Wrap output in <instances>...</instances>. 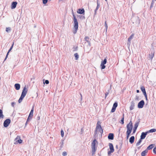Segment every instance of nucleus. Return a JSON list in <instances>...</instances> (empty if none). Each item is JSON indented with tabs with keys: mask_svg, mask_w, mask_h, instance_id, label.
I'll list each match as a JSON object with an SVG mask.
<instances>
[{
	"mask_svg": "<svg viewBox=\"0 0 156 156\" xmlns=\"http://www.w3.org/2000/svg\"><path fill=\"white\" fill-rule=\"evenodd\" d=\"M103 132V130L101 126V122L100 121H98L96 124V127L94 133L96 134L100 133L101 134Z\"/></svg>",
	"mask_w": 156,
	"mask_h": 156,
	"instance_id": "1",
	"label": "nucleus"
},
{
	"mask_svg": "<svg viewBox=\"0 0 156 156\" xmlns=\"http://www.w3.org/2000/svg\"><path fill=\"white\" fill-rule=\"evenodd\" d=\"M98 144V142L96 139H94L91 143L92 155L95 154V152L97 150L95 145Z\"/></svg>",
	"mask_w": 156,
	"mask_h": 156,
	"instance_id": "2",
	"label": "nucleus"
},
{
	"mask_svg": "<svg viewBox=\"0 0 156 156\" xmlns=\"http://www.w3.org/2000/svg\"><path fill=\"white\" fill-rule=\"evenodd\" d=\"M27 91V90L26 88V86H25L23 88L21 96L18 100V102L19 103H20L22 101L23 98L26 95Z\"/></svg>",
	"mask_w": 156,
	"mask_h": 156,
	"instance_id": "3",
	"label": "nucleus"
},
{
	"mask_svg": "<svg viewBox=\"0 0 156 156\" xmlns=\"http://www.w3.org/2000/svg\"><path fill=\"white\" fill-rule=\"evenodd\" d=\"M73 20H74V30L73 31V33L74 34H75L77 31L78 27V23L77 22V20L74 15H73Z\"/></svg>",
	"mask_w": 156,
	"mask_h": 156,
	"instance_id": "4",
	"label": "nucleus"
},
{
	"mask_svg": "<svg viewBox=\"0 0 156 156\" xmlns=\"http://www.w3.org/2000/svg\"><path fill=\"white\" fill-rule=\"evenodd\" d=\"M133 127V124L131 121L129 123H128L126 126L127 131L126 132L131 133Z\"/></svg>",
	"mask_w": 156,
	"mask_h": 156,
	"instance_id": "5",
	"label": "nucleus"
},
{
	"mask_svg": "<svg viewBox=\"0 0 156 156\" xmlns=\"http://www.w3.org/2000/svg\"><path fill=\"white\" fill-rule=\"evenodd\" d=\"M15 142L14 144H17L18 143L20 144H21L22 142V140L20 139V137L17 136L16 137L14 140Z\"/></svg>",
	"mask_w": 156,
	"mask_h": 156,
	"instance_id": "6",
	"label": "nucleus"
},
{
	"mask_svg": "<svg viewBox=\"0 0 156 156\" xmlns=\"http://www.w3.org/2000/svg\"><path fill=\"white\" fill-rule=\"evenodd\" d=\"M106 62L107 59L106 58H105L104 60L101 61L100 66L102 69H104L105 68V65L106 64Z\"/></svg>",
	"mask_w": 156,
	"mask_h": 156,
	"instance_id": "7",
	"label": "nucleus"
},
{
	"mask_svg": "<svg viewBox=\"0 0 156 156\" xmlns=\"http://www.w3.org/2000/svg\"><path fill=\"white\" fill-rule=\"evenodd\" d=\"M11 122L10 120L9 119H6L4 122L3 125L5 127H7L10 123Z\"/></svg>",
	"mask_w": 156,
	"mask_h": 156,
	"instance_id": "8",
	"label": "nucleus"
},
{
	"mask_svg": "<svg viewBox=\"0 0 156 156\" xmlns=\"http://www.w3.org/2000/svg\"><path fill=\"white\" fill-rule=\"evenodd\" d=\"M140 89L142 91V92L143 93V94L145 96L146 99L147 100V95L144 87V86H141L140 87Z\"/></svg>",
	"mask_w": 156,
	"mask_h": 156,
	"instance_id": "9",
	"label": "nucleus"
},
{
	"mask_svg": "<svg viewBox=\"0 0 156 156\" xmlns=\"http://www.w3.org/2000/svg\"><path fill=\"white\" fill-rule=\"evenodd\" d=\"M144 104V100L141 101L139 102L138 104V107L139 108H143Z\"/></svg>",
	"mask_w": 156,
	"mask_h": 156,
	"instance_id": "10",
	"label": "nucleus"
},
{
	"mask_svg": "<svg viewBox=\"0 0 156 156\" xmlns=\"http://www.w3.org/2000/svg\"><path fill=\"white\" fill-rule=\"evenodd\" d=\"M148 132H143L141 133L140 136V138L141 139L143 140L144 139L146 136Z\"/></svg>",
	"mask_w": 156,
	"mask_h": 156,
	"instance_id": "11",
	"label": "nucleus"
},
{
	"mask_svg": "<svg viewBox=\"0 0 156 156\" xmlns=\"http://www.w3.org/2000/svg\"><path fill=\"white\" fill-rule=\"evenodd\" d=\"M134 34H132L128 38V42L127 43V45L129 46H130L131 44V40L133 38Z\"/></svg>",
	"mask_w": 156,
	"mask_h": 156,
	"instance_id": "12",
	"label": "nucleus"
},
{
	"mask_svg": "<svg viewBox=\"0 0 156 156\" xmlns=\"http://www.w3.org/2000/svg\"><path fill=\"white\" fill-rule=\"evenodd\" d=\"M135 102L134 101H132L130 103V105L129 107V109L130 111L133 110L134 108Z\"/></svg>",
	"mask_w": 156,
	"mask_h": 156,
	"instance_id": "13",
	"label": "nucleus"
},
{
	"mask_svg": "<svg viewBox=\"0 0 156 156\" xmlns=\"http://www.w3.org/2000/svg\"><path fill=\"white\" fill-rule=\"evenodd\" d=\"M17 3L16 2H13L11 4V8L12 9H15Z\"/></svg>",
	"mask_w": 156,
	"mask_h": 156,
	"instance_id": "14",
	"label": "nucleus"
},
{
	"mask_svg": "<svg viewBox=\"0 0 156 156\" xmlns=\"http://www.w3.org/2000/svg\"><path fill=\"white\" fill-rule=\"evenodd\" d=\"M108 138L111 140H113L114 139V134L112 133H109L108 136Z\"/></svg>",
	"mask_w": 156,
	"mask_h": 156,
	"instance_id": "15",
	"label": "nucleus"
},
{
	"mask_svg": "<svg viewBox=\"0 0 156 156\" xmlns=\"http://www.w3.org/2000/svg\"><path fill=\"white\" fill-rule=\"evenodd\" d=\"M135 139V137L134 136H131L129 139V142L131 144H132L133 143Z\"/></svg>",
	"mask_w": 156,
	"mask_h": 156,
	"instance_id": "16",
	"label": "nucleus"
},
{
	"mask_svg": "<svg viewBox=\"0 0 156 156\" xmlns=\"http://www.w3.org/2000/svg\"><path fill=\"white\" fill-rule=\"evenodd\" d=\"M14 87L16 90H18L20 89V85L19 83H16L14 85Z\"/></svg>",
	"mask_w": 156,
	"mask_h": 156,
	"instance_id": "17",
	"label": "nucleus"
},
{
	"mask_svg": "<svg viewBox=\"0 0 156 156\" xmlns=\"http://www.w3.org/2000/svg\"><path fill=\"white\" fill-rule=\"evenodd\" d=\"M84 10L83 9H78V11H77L78 13L80 14H82L84 12Z\"/></svg>",
	"mask_w": 156,
	"mask_h": 156,
	"instance_id": "18",
	"label": "nucleus"
},
{
	"mask_svg": "<svg viewBox=\"0 0 156 156\" xmlns=\"http://www.w3.org/2000/svg\"><path fill=\"white\" fill-rule=\"evenodd\" d=\"M33 112H34V108L33 107L31 110L30 112V113L29 115L28 116L29 117H30V119L32 118L33 115Z\"/></svg>",
	"mask_w": 156,
	"mask_h": 156,
	"instance_id": "19",
	"label": "nucleus"
},
{
	"mask_svg": "<svg viewBox=\"0 0 156 156\" xmlns=\"http://www.w3.org/2000/svg\"><path fill=\"white\" fill-rule=\"evenodd\" d=\"M13 45V44L12 45V46L10 48H9V50L7 53L6 56V57H5V59H4V61L5 60H6V59H7V58L8 57V55H9V53L10 51L11 50L12 48Z\"/></svg>",
	"mask_w": 156,
	"mask_h": 156,
	"instance_id": "20",
	"label": "nucleus"
},
{
	"mask_svg": "<svg viewBox=\"0 0 156 156\" xmlns=\"http://www.w3.org/2000/svg\"><path fill=\"white\" fill-rule=\"evenodd\" d=\"M154 146V144H151L149 145L146 149L148 151V150H150L152 149Z\"/></svg>",
	"mask_w": 156,
	"mask_h": 156,
	"instance_id": "21",
	"label": "nucleus"
},
{
	"mask_svg": "<svg viewBox=\"0 0 156 156\" xmlns=\"http://www.w3.org/2000/svg\"><path fill=\"white\" fill-rule=\"evenodd\" d=\"M97 6L94 11V14H96L97 11L98 9V8L99 7V6H100V3L98 2V1L97 2Z\"/></svg>",
	"mask_w": 156,
	"mask_h": 156,
	"instance_id": "22",
	"label": "nucleus"
},
{
	"mask_svg": "<svg viewBox=\"0 0 156 156\" xmlns=\"http://www.w3.org/2000/svg\"><path fill=\"white\" fill-rule=\"evenodd\" d=\"M140 122V119H139L138 121L136 122L134 125V128L135 129H137V128L139 125Z\"/></svg>",
	"mask_w": 156,
	"mask_h": 156,
	"instance_id": "23",
	"label": "nucleus"
},
{
	"mask_svg": "<svg viewBox=\"0 0 156 156\" xmlns=\"http://www.w3.org/2000/svg\"><path fill=\"white\" fill-rule=\"evenodd\" d=\"M109 146L110 151H114L113 146L112 144L110 143H109Z\"/></svg>",
	"mask_w": 156,
	"mask_h": 156,
	"instance_id": "24",
	"label": "nucleus"
},
{
	"mask_svg": "<svg viewBox=\"0 0 156 156\" xmlns=\"http://www.w3.org/2000/svg\"><path fill=\"white\" fill-rule=\"evenodd\" d=\"M147 152L148 151L146 149L145 150L142 152L141 153V156H145L146 155V154Z\"/></svg>",
	"mask_w": 156,
	"mask_h": 156,
	"instance_id": "25",
	"label": "nucleus"
},
{
	"mask_svg": "<svg viewBox=\"0 0 156 156\" xmlns=\"http://www.w3.org/2000/svg\"><path fill=\"white\" fill-rule=\"evenodd\" d=\"M142 141V139H141L140 138V139L139 140L138 142L136 143V146H138L140 145V143H141Z\"/></svg>",
	"mask_w": 156,
	"mask_h": 156,
	"instance_id": "26",
	"label": "nucleus"
},
{
	"mask_svg": "<svg viewBox=\"0 0 156 156\" xmlns=\"http://www.w3.org/2000/svg\"><path fill=\"white\" fill-rule=\"evenodd\" d=\"M4 116L3 115L2 111L0 109V118H3Z\"/></svg>",
	"mask_w": 156,
	"mask_h": 156,
	"instance_id": "27",
	"label": "nucleus"
},
{
	"mask_svg": "<svg viewBox=\"0 0 156 156\" xmlns=\"http://www.w3.org/2000/svg\"><path fill=\"white\" fill-rule=\"evenodd\" d=\"M156 131V129H152L150 130L149 131H147V132H148V133H153L155 132Z\"/></svg>",
	"mask_w": 156,
	"mask_h": 156,
	"instance_id": "28",
	"label": "nucleus"
},
{
	"mask_svg": "<svg viewBox=\"0 0 156 156\" xmlns=\"http://www.w3.org/2000/svg\"><path fill=\"white\" fill-rule=\"evenodd\" d=\"M74 56L75 58V59L77 60L79 58V55L77 53H76L74 54Z\"/></svg>",
	"mask_w": 156,
	"mask_h": 156,
	"instance_id": "29",
	"label": "nucleus"
},
{
	"mask_svg": "<svg viewBox=\"0 0 156 156\" xmlns=\"http://www.w3.org/2000/svg\"><path fill=\"white\" fill-rule=\"evenodd\" d=\"M11 28L10 27H7L6 29V31L7 32H9L11 31Z\"/></svg>",
	"mask_w": 156,
	"mask_h": 156,
	"instance_id": "30",
	"label": "nucleus"
},
{
	"mask_svg": "<svg viewBox=\"0 0 156 156\" xmlns=\"http://www.w3.org/2000/svg\"><path fill=\"white\" fill-rule=\"evenodd\" d=\"M117 106H118L117 102H115L114 103V104H113V107L115 108H116V107H117Z\"/></svg>",
	"mask_w": 156,
	"mask_h": 156,
	"instance_id": "31",
	"label": "nucleus"
},
{
	"mask_svg": "<svg viewBox=\"0 0 156 156\" xmlns=\"http://www.w3.org/2000/svg\"><path fill=\"white\" fill-rule=\"evenodd\" d=\"M61 136L62 137H63L64 136V131L62 130L61 131Z\"/></svg>",
	"mask_w": 156,
	"mask_h": 156,
	"instance_id": "32",
	"label": "nucleus"
},
{
	"mask_svg": "<svg viewBox=\"0 0 156 156\" xmlns=\"http://www.w3.org/2000/svg\"><path fill=\"white\" fill-rule=\"evenodd\" d=\"M116 108L113 107H112V110H111V112H114L115 111Z\"/></svg>",
	"mask_w": 156,
	"mask_h": 156,
	"instance_id": "33",
	"label": "nucleus"
},
{
	"mask_svg": "<svg viewBox=\"0 0 156 156\" xmlns=\"http://www.w3.org/2000/svg\"><path fill=\"white\" fill-rule=\"evenodd\" d=\"M105 26L106 28V31H107L108 28V25L106 23V22L105 21Z\"/></svg>",
	"mask_w": 156,
	"mask_h": 156,
	"instance_id": "34",
	"label": "nucleus"
},
{
	"mask_svg": "<svg viewBox=\"0 0 156 156\" xmlns=\"http://www.w3.org/2000/svg\"><path fill=\"white\" fill-rule=\"evenodd\" d=\"M154 4V2L153 1H152L151 2V4L150 6V8H151L153 6Z\"/></svg>",
	"mask_w": 156,
	"mask_h": 156,
	"instance_id": "35",
	"label": "nucleus"
},
{
	"mask_svg": "<svg viewBox=\"0 0 156 156\" xmlns=\"http://www.w3.org/2000/svg\"><path fill=\"white\" fill-rule=\"evenodd\" d=\"M89 39V37L87 36L85 37L84 38V40L85 41H86L87 42V41H89L88 40Z\"/></svg>",
	"mask_w": 156,
	"mask_h": 156,
	"instance_id": "36",
	"label": "nucleus"
},
{
	"mask_svg": "<svg viewBox=\"0 0 156 156\" xmlns=\"http://www.w3.org/2000/svg\"><path fill=\"white\" fill-rule=\"evenodd\" d=\"M44 84H48L49 83V81L48 80H46L45 82H44Z\"/></svg>",
	"mask_w": 156,
	"mask_h": 156,
	"instance_id": "37",
	"label": "nucleus"
},
{
	"mask_svg": "<svg viewBox=\"0 0 156 156\" xmlns=\"http://www.w3.org/2000/svg\"><path fill=\"white\" fill-rule=\"evenodd\" d=\"M67 154V153L66 151L63 152L62 153V155L63 156H66Z\"/></svg>",
	"mask_w": 156,
	"mask_h": 156,
	"instance_id": "38",
	"label": "nucleus"
},
{
	"mask_svg": "<svg viewBox=\"0 0 156 156\" xmlns=\"http://www.w3.org/2000/svg\"><path fill=\"white\" fill-rule=\"evenodd\" d=\"M124 118L122 117V118L121 120V123L122 124H123L124 123Z\"/></svg>",
	"mask_w": 156,
	"mask_h": 156,
	"instance_id": "39",
	"label": "nucleus"
},
{
	"mask_svg": "<svg viewBox=\"0 0 156 156\" xmlns=\"http://www.w3.org/2000/svg\"><path fill=\"white\" fill-rule=\"evenodd\" d=\"M119 145H120V147H119V150H120L121 149V148H122V142L120 141L119 142Z\"/></svg>",
	"mask_w": 156,
	"mask_h": 156,
	"instance_id": "40",
	"label": "nucleus"
},
{
	"mask_svg": "<svg viewBox=\"0 0 156 156\" xmlns=\"http://www.w3.org/2000/svg\"><path fill=\"white\" fill-rule=\"evenodd\" d=\"M113 152L114 151H110H110H108V155L109 156L110 155V154H111V153H113Z\"/></svg>",
	"mask_w": 156,
	"mask_h": 156,
	"instance_id": "41",
	"label": "nucleus"
},
{
	"mask_svg": "<svg viewBox=\"0 0 156 156\" xmlns=\"http://www.w3.org/2000/svg\"><path fill=\"white\" fill-rule=\"evenodd\" d=\"M43 3L44 4H46L48 2V0H42Z\"/></svg>",
	"mask_w": 156,
	"mask_h": 156,
	"instance_id": "42",
	"label": "nucleus"
},
{
	"mask_svg": "<svg viewBox=\"0 0 156 156\" xmlns=\"http://www.w3.org/2000/svg\"><path fill=\"white\" fill-rule=\"evenodd\" d=\"M153 152L154 153L156 154V147H155L153 149Z\"/></svg>",
	"mask_w": 156,
	"mask_h": 156,
	"instance_id": "43",
	"label": "nucleus"
},
{
	"mask_svg": "<svg viewBox=\"0 0 156 156\" xmlns=\"http://www.w3.org/2000/svg\"><path fill=\"white\" fill-rule=\"evenodd\" d=\"M15 104L16 103L14 102H12L11 103V106L13 107H14V105H15Z\"/></svg>",
	"mask_w": 156,
	"mask_h": 156,
	"instance_id": "44",
	"label": "nucleus"
},
{
	"mask_svg": "<svg viewBox=\"0 0 156 156\" xmlns=\"http://www.w3.org/2000/svg\"><path fill=\"white\" fill-rule=\"evenodd\" d=\"M136 129H136V128L135 129V128H134L133 129V133H135V132H136Z\"/></svg>",
	"mask_w": 156,
	"mask_h": 156,
	"instance_id": "45",
	"label": "nucleus"
},
{
	"mask_svg": "<svg viewBox=\"0 0 156 156\" xmlns=\"http://www.w3.org/2000/svg\"><path fill=\"white\" fill-rule=\"evenodd\" d=\"M87 43H88V44L89 46L90 47L91 46V43H90V42L88 41H87Z\"/></svg>",
	"mask_w": 156,
	"mask_h": 156,
	"instance_id": "46",
	"label": "nucleus"
},
{
	"mask_svg": "<svg viewBox=\"0 0 156 156\" xmlns=\"http://www.w3.org/2000/svg\"><path fill=\"white\" fill-rule=\"evenodd\" d=\"M87 43H88V44L89 46L90 47L91 46V43H90V42L88 41H87Z\"/></svg>",
	"mask_w": 156,
	"mask_h": 156,
	"instance_id": "47",
	"label": "nucleus"
},
{
	"mask_svg": "<svg viewBox=\"0 0 156 156\" xmlns=\"http://www.w3.org/2000/svg\"><path fill=\"white\" fill-rule=\"evenodd\" d=\"M131 133L126 132L127 136L129 137Z\"/></svg>",
	"mask_w": 156,
	"mask_h": 156,
	"instance_id": "48",
	"label": "nucleus"
},
{
	"mask_svg": "<svg viewBox=\"0 0 156 156\" xmlns=\"http://www.w3.org/2000/svg\"><path fill=\"white\" fill-rule=\"evenodd\" d=\"M31 119H30V117H29V116H28L27 118V122L28 121H29V120Z\"/></svg>",
	"mask_w": 156,
	"mask_h": 156,
	"instance_id": "49",
	"label": "nucleus"
},
{
	"mask_svg": "<svg viewBox=\"0 0 156 156\" xmlns=\"http://www.w3.org/2000/svg\"><path fill=\"white\" fill-rule=\"evenodd\" d=\"M108 94V92H106L105 93V98H106V97L107 96Z\"/></svg>",
	"mask_w": 156,
	"mask_h": 156,
	"instance_id": "50",
	"label": "nucleus"
},
{
	"mask_svg": "<svg viewBox=\"0 0 156 156\" xmlns=\"http://www.w3.org/2000/svg\"><path fill=\"white\" fill-rule=\"evenodd\" d=\"M142 145H141V146H139V147H137L138 149L140 150V148L141 147H142Z\"/></svg>",
	"mask_w": 156,
	"mask_h": 156,
	"instance_id": "51",
	"label": "nucleus"
},
{
	"mask_svg": "<svg viewBox=\"0 0 156 156\" xmlns=\"http://www.w3.org/2000/svg\"><path fill=\"white\" fill-rule=\"evenodd\" d=\"M151 55H152V56H151V58H153V56H154V54H153L152 53H151Z\"/></svg>",
	"mask_w": 156,
	"mask_h": 156,
	"instance_id": "52",
	"label": "nucleus"
},
{
	"mask_svg": "<svg viewBox=\"0 0 156 156\" xmlns=\"http://www.w3.org/2000/svg\"><path fill=\"white\" fill-rule=\"evenodd\" d=\"M37 119L38 120H39L40 119V117L39 116H38L37 118Z\"/></svg>",
	"mask_w": 156,
	"mask_h": 156,
	"instance_id": "53",
	"label": "nucleus"
},
{
	"mask_svg": "<svg viewBox=\"0 0 156 156\" xmlns=\"http://www.w3.org/2000/svg\"><path fill=\"white\" fill-rule=\"evenodd\" d=\"M136 92L137 93H139V92H140L139 90H136Z\"/></svg>",
	"mask_w": 156,
	"mask_h": 156,
	"instance_id": "54",
	"label": "nucleus"
},
{
	"mask_svg": "<svg viewBox=\"0 0 156 156\" xmlns=\"http://www.w3.org/2000/svg\"><path fill=\"white\" fill-rule=\"evenodd\" d=\"M138 98V96H136V99H137Z\"/></svg>",
	"mask_w": 156,
	"mask_h": 156,
	"instance_id": "55",
	"label": "nucleus"
},
{
	"mask_svg": "<svg viewBox=\"0 0 156 156\" xmlns=\"http://www.w3.org/2000/svg\"><path fill=\"white\" fill-rule=\"evenodd\" d=\"M116 148H117V149H118V145H116Z\"/></svg>",
	"mask_w": 156,
	"mask_h": 156,
	"instance_id": "56",
	"label": "nucleus"
},
{
	"mask_svg": "<svg viewBox=\"0 0 156 156\" xmlns=\"http://www.w3.org/2000/svg\"><path fill=\"white\" fill-rule=\"evenodd\" d=\"M122 117H123L124 118V114H123V115H122Z\"/></svg>",
	"mask_w": 156,
	"mask_h": 156,
	"instance_id": "57",
	"label": "nucleus"
},
{
	"mask_svg": "<svg viewBox=\"0 0 156 156\" xmlns=\"http://www.w3.org/2000/svg\"><path fill=\"white\" fill-rule=\"evenodd\" d=\"M80 94L81 97V100H82V96L81 94Z\"/></svg>",
	"mask_w": 156,
	"mask_h": 156,
	"instance_id": "58",
	"label": "nucleus"
},
{
	"mask_svg": "<svg viewBox=\"0 0 156 156\" xmlns=\"http://www.w3.org/2000/svg\"><path fill=\"white\" fill-rule=\"evenodd\" d=\"M129 137L127 136V139H128Z\"/></svg>",
	"mask_w": 156,
	"mask_h": 156,
	"instance_id": "59",
	"label": "nucleus"
},
{
	"mask_svg": "<svg viewBox=\"0 0 156 156\" xmlns=\"http://www.w3.org/2000/svg\"><path fill=\"white\" fill-rule=\"evenodd\" d=\"M105 0V1L106 2H107V0Z\"/></svg>",
	"mask_w": 156,
	"mask_h": 156,
	"instance_id": "60",
	"label": "nucleus"
},
{
	"mask_svg": "<svg viewBox=\"0 0 156 156\" xmlns=\"http://www.w3.org/2000/svg\"><path fill=\"white\" fill-rule=\"evenodd\" d=\"M63 142H62V145H63Z\"/></svg>",
	"mask_w": 156,
	"mask_h": 156,
	"instance_id": "61",
	"label": "nucleus"
},
{
	"mask_svg": "<svg viewBox=\"0 0 156 156\" xmlns=\"http://www.w3.org/2000/svg\"><path fill=\"white\" fill-rule=\"evenodd\" d=\"M34 27H36V26H34Z\"/></svg>",
	"mask_w": 156,
	"mask_h": 156,
	"instance_id": "62",
	"label": "nucleus"
},
{
	"mask_svg": "<svg viewBox=\"0 0 156 156\" xmlns=\"http://www.w3.org/2000/svg\"><path fill=\"white\" fill-rule=\"evenodd\" d=\"M98 2H99V1H98V0H97V2H98Z\"/></svg>",
	"mask_w": 156,
	"mask_h": 156,
	"instance_id": "63",
	"label": "nucleus"
},
{
	"mask_svg": "<svg viewBox=\"0 0 156 156\" xmlns=\"http://www.w3.org/2000/svg\"><path fill=\"white\" fill-rule=\"evenodd\" d=\"M27 122H26V123L25 125H27Z\"/></svg>",
	"mask_w": 156,
	"mask_h": 156,
	"instance_id": "64",
	"label": "nucleus"
}]
</instances>
